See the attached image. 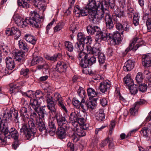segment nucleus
Instances as JSON below:
<instances>
[{"label":"nucleus","instance_id":"obj_6","mask_svg":"<svg viewBox=\"0 0 151 151\" xmlns=\"http://www.w3.org/2000/svg\"><path fill=\"white\" fill-rule=\"evenodd\" d=\"M69 119V122L72 123L74 127H76L79 124H82L85 121L83 117L79 116L75 111L70 114Z\"/></svg>","mask_w":151,"mask_h":151},{"label":"nucleus","instance_id":"obj_48","mask_svg":"<svg viewBox=\"0 0 151 151\" xmlns=\"http://www.w3.org/2000/svg\"><path fill=\"white\" fill-rule=\"evenodd\" d=\"M116 29L119 31V32L118 33H121L122 35H123V24H122L119 22H116Z\"/></svg>","mask_w":151,"mask_h":151},{"label":"nucleus","instance_id":"obj_57","mask_svg":"<svg viewBox=\"0 0 151 151\" xmlns=\"http://www.w3.org/2000/svg\"><path fill=\"white\" fill-rule=\"evenodd\" d=\"M81 107L82 109L85 110L88 109L87 101H86V103L84 99H81Z\"/></svg>","mask_w":151,"mask_h":151},{"label":"nucleus","instance_id":"obj_30","mask_svg":"<svg viewBox=\"0 0 151 151\" xmlns=\"http://www.w3.org/2000/svg\"><path fill=\"white\" fill-rule=\"evenodd\" d=\"M88 2L87 5L88 9L98 10V5H96V1L94 0H89Z\"/></svg>","mask_w":151,"mask_h":151},{"label":"nucleus","instance_id":"obj_54","mask_svg":"<svg viewBox=\"0 0 151 151\" xmlns=\"http://www.w3.org/2000/svg\"><path fill=\"white\" fill-rule=\"evenodd\" d=\"M43 0H34L33 3L36 7L40 9L42 6V3Z\"/></svg>","mask_w":151,"mask_h":151},{"label":"nucleus","instance_id":"obj_11","mask_svg":"<svg viewBox=\"0 0 151 151\" xmlns=\"http://www.w3.org/2000/svg\"><path fill=\"white\" fill-rule=\"evenodd\" d=\"M12 54L14 57L15 59L22 64L25 61V52L22 51L14 50L12 51Z\"/></svg>","mask_w":151,"mask_h":151},{"label":"nucleus","instance_id":"obj_9","mask_svg":"<svg viewBox=\"0 0 151 151\" xmlns=\"http://www.w3.org/2000/svg\"><path fill=\"white\" fill-rule=\"evenodd\" d=\"M75 132L80 137L85 136L86 135L85 130L88 129V125L86 124L85 122L82 124H79L76 127H74Z\"/></svg>","mask_w":151,"mask_h":151},{"label":"nucleus","instance_id":"obj_40","mask_svg":"<svg viewBox=\"0 0 151 151\" xmlns=\"http://www.w3.org/2000/svg\"><path fill=\"white\" fill-rule=\"evenodd\" d=\"M43 61V58L42 57L38 56L33 58L31 63L32 65H34Z\"/></svg>","mask_w":151,"mask_h":151},{"label":"nucleus","instance_id":"obj_42","mask_svg":"<svg viewBox=\"0 0 151 151\" xmlns=\"http://www.w3.org/2000/svg\"><path fill=\"white\" fill-rule=\"evenodd\" d=\"M21 115L23 116L25 118H29V116L28 114L29 112L27 111V109L24 107H22L21 109Z\"/></svg>","mask_w":151,"mask_h":151},{"label":"nucleus","instance_id":"obj_16","mask_svg":"<svg viewBox=\"0 0 151 151\" xmlns=\"http://www.w3.org/2000/svg\"><path fill=\"white\" fill-rule=\"evenodd\" d=\"M47 130L48 133L51 136H53L55 133L56 127L54 122L51 120L48 124Z\"/></svg>","mask_w":151,"mask_h":151},{"label":"nucleus","instance_id":"obj_4","mask_svg":"<svg viewBox=\"0 0 151 151\" xmlns=\"http://www.w3.org/2000/svg\"><path fill=\"white\" fill-rule=\"evenodd\" d=\"M26 124H22L20 132L23 133L29 139L31 136H33L37 131V127L32 120L28 118L26 119Z\"/></svg>","mask_w":151,"mask_h":151},{"label":"nucleus","instance_id":"obj_32","mask_svg":"<svg viewBox=\"0 0 151 151\" xmlns=\"http://www.w3.org/2000/svg\"><path fill=\"white\" fill-rule=\"evenodd\" d=\"M29 0H18L17 3L19 6L24 8H27L29 7L28 3Z\"/></svg>","mask_w":151,"mask_h":151},{"label":"nucleus","instance_id":"obj_7","mask_svg":"<svg viewBox=\"0 0 151 151\" xmlns=\"http://www.w3.org/2000/svg\"><path fill=\"white\" fill-rule=\"evenodd\" d=\"M102 14L99 10L90 9L88 17L90 21L95 23L96 21L100 20L104 17Z\"/></svg>","mask_w":151,"mask_h":151},{"label":"nucleus","instance_id":"obj_45","mask_svg":"<svg viewBox=\"0 0 151 151\" xmlns=\"http://www.w3.org/2000/svg\"><path fill=\"white\" fill-rule=\"evenodd\" d=\"M146 16H147V18L146 22V25L148 31L150 32L151 31V18L148 17V14H145V16L143 17V18L145 17Z\"/></svg>","mask_w":151,"mask_h":151},{"label":"nucleus","instance_id":"obj_38","mask_svg":"<svg viewBox=\"0 0 151 151\" xmlns=\"http://www.w3.org/2000/svg\"><path fill=\"white\" fill-rule=\"evenodd\" d=\"M88 54L81 51L78 52L77 58L80 61L83 60L88 59Z\"/></svg>","mask_w":151,"mask_h":151},{"label":"nucleus","instance_id":"obj_14","mask_svg":"<svg viewBox=\"0 0 151 151\" xmlns=\"http://www.w3.org/2000/svg\"><path fill=\"white\" fill-rule=\"evenodd\" d=\"M36 124L39 131L43 135L45 134L47 132L45 124L41 119L36 120Z\"/></svg>","mask_w":151,"mask_h":151},{"label":"nucleus","instance_id":"obj_60","mask_svg":"<svg viewBox=\"0 0 151 151\" xmlns=\"http://www.w3.org/2000/svg\"><path fill=\"white\" fill-rule=\"evenodd\" d=\"M115 13L116 16L119 18H121L122 16H123L124 14V11L121 10L119 9H117L115 11Z\"/></svg>","mask_w":151,"mask_h":151},{"label":"nucleus","instance_id":"obj_8","mask_svg":"<svg viewBox=\"0 0 151 151\" xmlns=\"http://www.w3.org/2000/svg\"><path fill=\"white\" fill-rule=\"evenodd\" d=\"M143 44V42L140 41L138 38L137 37L134 38L132 40L129 46L126 49L125 52L127 53L132 50L136 51L139 47L142 46Z\"/></svg>","mask_w":151,"mask_h":151},{"label":"nucleus","instance_id":"obj_20","mask_svg":"<svg viewBox=\"0 0 151 151\" xmlns=\"http://www.w3.org/2000/svg\"><path fill=\"white\" fill-rule=\"evenodd\" d=\"M143 103V101L141 100L139 101L136 102L135 104H134L132 107L130 109V114L133 115H134L138 111V106Z\"/></svg>","mask_w":151,"mask_h":151},{"label":"nucleus","instance_id":"obj_55","mask_svg":"<svg viewBox=\"0 0 151 151\" xmlns=\"http://www.w3.org/2000/svg\"><path fill=\"white\" fill-rule=\"evenodd\" d=\"M12 114L10 113H5L4 114L3 117H1V118H3V119H2L3 120H4V122H6V121H7L10 118H12Z\"/></svg>","mask_w":151,"mask_h":151},{"label":"nucleus","instance_id":"obj_22","mask_svg":"<svg viewBox=\"0 0 151 151\" xmlns=\"http://www.w3.org/2000/svg\"><path fill=\"white\" fill-rule=\"evenodd\" d=\"M89 63L88 59L83 60L79 61V65L81 67L84 68H88V73L91 75L93 74V73L91 71H89V67L90 66Z\"/></svg>","mask_w":151,"mask_h":151},{"label":"nucleus","instance_id":"obj_51","mask_svg":"<svg viewBox=\"0 0 151 151\" xmlns=\"http://www.w3.org/2000/svg\"><path fill=\"white\" fill-rule=\"evenodd\" d=\"M65 104V103L63 102L62 99L58 101V105L60 109H61L62 110L65 111V112L67 113L68 112V110Z\"/></svg>","mask_w":151,"mask_h":151},{"label":"nucleus","instance_id":"obj_5","mask_svg":"<svg viewBox=\"0 0 151 151\" xmlns=\"http://www.w3.org/2000/svg\"><path fill=\"white\" fill-rule=\"evenodd\" d=\"M86 29L87 32L89 35H92L96 32L95 39L96 42L99 43L103 40L106 39L105 37L106 36V31H101L98 26L88 25Z\"/></svg>","mask_w":151,"mask_h":151},{"label":"nucleus","instance_id":"obj_44","mask_svg":"<svg viewBox=\"0 0 151 151\" xmlns=\"http://www.w3.org/2000/svg\"><path fill=\"white\" fill-rule=\"evenodd\" d=\"M88 96L90 98H92L95 96L96 93L95 90L92 88H89L87 90Z\"/></svg>","mask_w":151,"mask_h":151},{"label":"nucleus","instance_id":"obj_34","mask_svg":"<svg viewBox=\"0 0 151 151\" xmlns=\"http://www.w3.org/2000/svg\"><path fill=\"white\" fill-rule=\"evenodd\" d=\"M84 46L83 43L78 41L75 45L76 50L78 52L83 51L84 49Z\"/></svg>","mask_w":151,"mask_h":151},{"label":"nucleus","instance_id":"obj_3","mask_svg":"<svg viewBox=\"0 0 151 151\" xmlns=\"http://www.w3.org/2000/svg\"><path fill=\"white\" fill-rule=\"evenodd\" d=\"M46 99L47 103V107L49 110V114L51 115V114L57 119L58 124L60 126V127H64L66 129L69 128L68 122L65 117L61 115L60 113L57 110L55 104L53 100L52 96L47 93L46 95Z\"/></svg>","mask_w":151,"mask_h":151},{"label":"nucleus","instance_id":"obj_26","mask_svg":"<svg viewBox=\"0 0 151 151\" xmlns=\"http://www.w3.org/2000/svg\"><path fill=\"white\" fill-rule=\"evenodd\" d=\"M65 128L64 127H59L56 132V133L60 139H63L65 138L66 136Z\"/></svg>","mask_w":151,"mask_h":151},{"label":"nucleus","instance_id":"obj_64","mask_svg":"<svg viewBox=\"0 0 151 151\" xmlns=\"http://www.w3.org/2000/svg\"><path fill=\"white\" fill-rule=\"evenodd\" d=\"M148 132L149 130L148 129L147 127H144L143 128L141 131V133H142L143 136L145 137H147L148 136Z\"/></svg>","mask_w":151,"mask_h":151},{"label":"nucleus","instance_id":"obj_61","mask_svg":"<svg viewBox=\"0 0 151 151\" xmlns=\"http://www.w3.org/2000/svg\"><path fill=\"white\" fill-rule=\"evenodd\" d=\"M29 69L27 68H22L21 69L20 74L21 75H23L24 76H28L29 73Z\"/></svg>","mask_w":151,"mask_h":151},{"label":"nucleus","instance_id":"obj_37","mask_svg":"<svg viewBox=\"0 0 151 151\" xmlns=\"http://www.w3.org/2000/svg\"><path fill=\"white\" fill-rule=\"evenodd\" d=\"M30 104L35 111L37 112V109L40 105L37 100L36 99H32L30 100Z\"/></svg>","mask_w":151,"mask_h":151},{"label":"nucleus","instance_id":"obj_33","mask_svg":"<svg viewBox=\"0 0 151 151\" xmlns=\"http://www.w3.org/2000/svg\"><path fill=\"white\" fill-rule=\"evenodd\" d=\"M0 49L1 51L4 53L5 55H7L8 53L10 52L8 46L2 42H0Z\"/></svg>","mask_w":151,"mask_h":151},{"label":"nucleus","instance_id":"obj_43","mask_svg":"<svg viewBox=\"0 0 151 151\" xmlns=\"http://www.w3.org/2000/svg\"><path fill=\"white\" fill-rule=\"evenodd\" d=\"M143 79L142 77V74L141 72H138L136 76V80L139 85H143L142 84H139L141 83Z\"/></svg>","mask_w":151,"mask_h":151},{"label":"nucleus","instance_id":"obj_47","mask_svg":"<svg viewBox=\"0 0 151 151\" xmlns=\"http://www.w3.org/2000/svg\"><path fill=\"white\" fill-rule=\"evenodd\" d=\"M101 48L100 46L94 47L93 48V51L92 54L96 56L100 54L101 52Z\"/></svg>","mask_w":151,"mask_h":151},{"label":"nucleus","instance_id":"obj_53","mask_svg":"<svg viewBox=\"0 0 151 151\" xmlns=\"http://www.w3.org/2000/svg\"><path fill=\"white\" fill-rule=\"evenodd\" d=\"M55 20L54 19H53L52 21L50 23H49L47 25L46 27V33L47 35H49L50 32V30L51 28L52 25L55 22Z\"/></svg>","mask_w":151,"mask_h":151},{"label":"nucleus","instance_id":"obj_12","mask_svg":"<svg viewBox=\"0 0 151 151\" xmlns=\"http://www.w3.org/2000/svg\"><path fill=\"white\" fill-rule=\"evenodd\" d=\"M142 64L145 67H149L151 66V54L147 53L143 55L142 57Z\"/></svg>","mask_w":151,"mask_h":151},{"label":"nucleus","instance_id":"obj_24","mask_svg":"<svg viewBox=\"0 0 151 151\" xmlns=\"http://www.w3.org/2000/svg\"><path fill=\"white\" fill-rule=\"evenodd\" d=\"M123 24V33H129L131 30L132 27L131 24L128 22L127 20L125 21L122 22Z\"/></svg>","mask_w":151,"mask_h":151},{"label":"nucleus","instance_id":"obj_17","mask_svg":"<svg viewBox=\"0 0 151 151\" xmlns=\"http://www.w3.org/2000/svg\"><path fill=\"white\" fill-rule=\"evenodd\" d=\"M67 64L63 62L58 61L56 65L55 70L59 72H64L67 68Z\"/></svg>","mask_w":151,"mask_h":151},{"label":"nucleus","instance_id":"obj_31","mask_svg":"<svg viewBox=\"0 0 151 151\" xmlns=\"http://www.w3.org/2000/svg\"><path fill=\"white\" fill-rule=\"evenodd\" d=\"M40 119L43 118L44 119L47 116V114L46 111L44 107H43L39 108V111L38 113Z\"/></svg>","mask_w":151,"mask_h":151},{"label":"nucleus","instance_id":"obj_21","mask_svg":"<svg viewBox=\"0 0 151 151\" xmlns=\"http://www.w3.org/2000/svg\"><path fill=\"white\" fill-rule=\"evenodd\" d=\"M134 67V63L131 60H128L124 64L123 67L124 71L127 72L131 70Z\"/></svg>","mask_w":151,"mask_h":151},{"label":"nucleus","instance_id":"obj_2","mask_svg":"<svg viewBox=\"0 0 151 151\" xmlns=\"http://www.w3.org/2000/svg\"><path fill=\"white\" fill-rule=\"evenodd\" d=\"M113 15H111L109 12L106 13L104 15V20L106 27V40L104 41L111 40V43L112 45H115L120 44L122 41L121 34L117 32L113 35L111 33L114 31V25L113 21Z\"/></svg>","mask_w":151,"mask_h":151},{"label":"nucleus","instance_id":"obj_52","mask_svg":"<svg viewBox=\"0 0 151 151\" xmlns=\"http://www.w3.org/2000/svg\"><path fill=\"white\" fill-rule=\"evenodd\" d=\"M97 104V103L95 102H93L92 101H87V106L88 109L89 108L93 109L95 108Z\"/></svg>","mask_w":151,"mask_h":151},{"label":"nucleus","instance_id":"obj_35","mask_svg":"<svg viewBox=\"0 0 151 151\" xmlns=\"http://www.w3.org/2000/svg\"><path fill=\"white\" fill-rule=\"evenodd\" d=\"M65 46L67 50L71 52L73 51L74 47L73 43L68 41L64 42Z\"/></svg>","mask_w":151,"mask_h":151},{"label":"nucleus","instance_id":"obj_63","mask_svg":"<svg viewBox=\"0 0 151 151\" xmlns=\"http://www.w3.org/2000/svg\"><path fill=\"white\" fill-rule=\"evenodd\" d=\"M133 22V24L135 26H137L139 24V19L137 15H134Z\"/></svg>","mask_w":151,"mask_h":151},{"label":"nucleus","instance_id":"obj_23","mask_svg":"<svg viewBox=\"0 0 151 151\" xmlns=\"http://www.w3.org/2000/svg\"><path fill=\"white\" fill-rule=\"evenodd\" d=\"M61 56L62 55L61 53H58L54 54L52 56L46 55H45V58L47 60L53 63L57 61L58 58H60Z\"/></svg>","mask_w":151,"mask_h":151},{"label":"nucleus","instance_id":"obj_41","mask_svg":"<svg viewBox=\"0 0 151 151\" xmlns=\"http://www.w3.org/2000/svg\"><path fill=\"white\" fill-rule=\"evenodd\" d=\"M81 101L78 99L73 98V99L72 103L74 106L76 108L79 109L81 107Z\"/></svg>","mask_w":151,"mask_h":151},{"label":"nucleus","instance_id":"obj_39","mask_svg":"<svg viewBox=\"0 0 151 151\" xmlns=\"http://www.w3.org/2000/svg\"><path fill=\"white\" fill-rule=\"evenodd\" d=\"M64 23L62 22L58 23L53 28L54 33H56L61 30L64 27Z\"/></svg>","mask_w":151,"mask_h":151},{"label":"nucleus","instance_id":"obj_1","mask_svg":"<svg viewBox=\"0 0 151 151\" xmlns=\"http://www.w3.org/2000/svg\"><path fill=\"white\" fill-rule=\"evenodd\" d=\"M30 17L23 19L18 15H14V19L18 27L24 28L28 24L35 27H38L40 22L43 20L42 17H40L39 14L35 11L30 12Z\"/></svg>","mask_w":151,"mask_h":151},{"label":"nucleus","instance_id":"obj_25","mask_svg":"<svg viewBox=\"0 0 151 151\" xmlns=\"http://www.w3.org/2000/svg\"><path fill=\"white\" fill-rule=\"evenodd\" d=\"M23 39L32 44L34 45L35 44L36 40L35 37L30 34H27L23 37Z\"/></svg>","mask_w":151,"mask_h":151},{"label":"nucleus","instance_id":"obj_27","mask_svg":"<svg viewBox=\"0 0 151 151\" xmlns=\"http://www.w3.org/2000/svg\"><path fill=\"white\" fill-rule=\"evenodd\" d=\"M1 127H0V129L2 130L1 132L4 133L5 135H6L9 133V130L7 127V122H5L4 120H3L1 122Z\"/></svg>","mask_w":151,"mask_h":151},{"label":"nucleus","instance_id":"obj_19","mask_svg":"<svg viewBox=\"0 0 151 151\" xmlns=\"http://www.w3.org/2000/svg\"><path fill=\"white\" fill-rule=\"evenodd\" d=\"M6 65L8 70H12L15 67L14 60L11 57H7L5 59Z\"/></svg>","mask_w":151,"mask_h":151},{"label":"nucleus","instance_id":"obj_59","mask_svg":"<svg viewBox=\"0 0 151 151\" xmlns=\"http://www.w3.org/2000/svg\"><path fill=\"white\" fill-rule=\"evenodd\" d=\"M85 35L81 32L78 33L77 35L78 41L82 42L85 38Z\"/></svg>","mask_w":151,"mask_h":151},{"label":"nucleus","instance_id":"obj_49","mask_svg":"<svg viewBox=\"0 0 151 151\" xmlns=\"http://www.w3.org/2000/svg\"><path fill=\"white\" fill-rule=\"evenodd\" d=\"M132 94H135L137 92V86H127Z\"/></svg>","mask_w":151,"mask_h":151},{"label":"nucleus","instance_id":"obj_46","mask_svg":"<svg viewBox=\"0 0 151 151\" xmlns=\"http://www.w3.org/2000/svg\"><path fill=\"white\" fill-rule=\"evenodd\" d=\"M77 93L81 99L85 98V93L83 88L80 87L78 89Z\"/></svg>","mask_w":151,"mask_h":151},{"label":"nucleus","instance_id":"obj_36","mask_svg":"<svg viewBox=\"0 0 151 151\" xmlns=\"http://www.w3.org/2000/svg\"><path fill=\"white\" fill-rule=\"evenodd\" d=\"M7 135H5L4 133L1 132L0 131V145H4L6 143L7 138H8Z\"/></svg>","mask_w":151,"mask_h":151},{"label":"nucleus","instance_id":"obj_50","mask_svg":"<svg viewBox=\"0 0 151 151\" xmlns=\"http://www.w3.org/2000/svg\"><path fill=\"white\" fill-rule=\"evenodd\" d=\"M98 61L100 64H102L104 63L106 60L104 55L102 53H100L98 55Z\"/></svg>","mask_w":151,"mask_h":151},{"label":"nucleus","instance_id":"obj_15","mask_svg":"<svg viewBox=\"0 0 151 151\" xmlns=\"http://www.w3.org/2000/svg\"><path fill=\"white\" fill-rule=\"evenodd\" d=\"M10 138L12 137L15 140L12 145V147L14 149H16L19 146V144L17 140L19 137V134L17 131H15L10 134Z\"/></svg>","mask_w":151,"mask_h":151},{"label":"nucleus","instance_id":"obj_29","mask_svg":"<svg viewBox=\"0 0 151 151\" xmlns=\"http://www.w3.org/2000/svg\"><path fill=\"white\" fill-rule=\"evenodd\" d=\"M131 76L130 74H127L124 78V82L127 85H137L135 84L134 81L131 79Z\"/></svg>","mask_w":151,"mask_h":151},{"label":"nucleus","instance_id":"obj_18","mask_svg":"<svg viewBox=\"0 0 151 151\" xmlns=\"http://www.w3.org/2000/svg\"><path fill=\"white\" fill-rule=\"evenodd\" d=\"M18 45L19 49L22 50L25 52H27L29 49V47L27 45L26 42L23 40H21L18 41Z\"/></svg>","mask_w":151,"mask_h":151},{"label":"nucleus","instance_id":"obj_10","mask_svg":"<svg viewBox=\"0 0 151 151\" xmlns=\"http://www.w3.org/2000/svg\"><path fill=\"white\" fill-rule=\"evenodd\" d=\"M89 9L87 8H81L78 6L74 7L73 12L76 17H79L80 16H85L89 14Z\"/></svg>","mask_w":151,"mask_h":151},{"label":"nucleus","instance_id":"obj_62","mask_svg":"<svg viewBox=\"0 0 151 151\" xmlns=\"http://www.w3.org/2000/svg\"><path fill=\"white\" fill-rule=\"evenodd\" d=\"M80 136L77 135V134L75 133H73L71 136V138L72 139L73 141L74 142H76L78 140Z\"/></svg>","mask_w":151,"mask_h":151},{"label":"nucleus","instance_id":"obj_56","mask_svg":"<svg viewBox=\"0 0 151 151\" xmlns=\"http://www.w3.org/2000/svg\"><path fill=\"white\" fill-rule=\"evenodd\" d=\"M92 42V39L91 37L90 36H88L86 37L82 42L83 43L84 45L85 44L90 45L91 44Z\"/></svg>","mask_w":151,"mask_h":151},{"label":"nucleus","instance_id":"obj_58","mask_svg":"<svg viewBox=\"0 0 151 151\" xmlns=\"http://www.w3.org/2000/svg\"><path fill=\"white\" fill-rule=\"evenodd\" d=\"M75 2V0H69L68 1L70 6L67 10L66 12L69 14H70L71 13V9L72 6H73Z\"/></svg>","mask_w":151,"mask_h":151},{"label":"nucleus","instance_id":"obj_13","mask_svg":"<svg viewBox=\"0 0 151 151\" xmlns=\"http://www.w3.org/2000/svg\"><path fill=\"white\" fill-rule=\"evenodd\" d=\"M98 10L100 11L101 13H102V15L104 16V10H107L109 5L108 2L105 0L103 1L102 2H98Z\"/></svg>","mask_w":151,"mask_h":151},{"label":"nucleus","instance_id":"obj_28","mask_svg":"<svg viewBox=\"0 0 151 151\" xmlns=\"http://www.w3.org/2000/svg\"><path fill=\"white\" fill-rule=\"evenodd\" d=\"M12 35L14 36V38L18 40L21 35L20 30L17 28L13 27L12 28Z\"/></svg>","mask_w":151,"mask_h":151}]
</instances>
